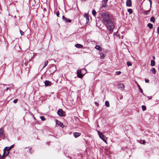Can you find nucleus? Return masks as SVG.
Returning a JSON list of instances; mask_svg holds the SVG:
<instances>
[{"label": "nucleus", "mask_w": 159, "mask_h": 159, "mask_svg": "<svg viewBox=\"0 0 159 159\" xmlns=\"http://www.w3.org/2000/svg\"><path fill=\"white\" fill-rule=\"evenodd\" d=\"M102 18L103 22L106 25L107 28L110 30V33H112L114 28V26L109 15L107 12L103 13L102 15Z\"/></svg>", "instance_id": "obj_1"}, {"label": "nucleus", "mask_w": 159, "mask_h": 159, "mask_svg": "<svg viewBox=\"0 0 159 159\" xmlns=\"http://www.w3.org/2000/svg\"><path fill=\"white\" fill-rule=\"evenodd\" d=\"M57 113L58 115L60 116H65V112L61 109H59L58 110Z\"/></svg>", "instance_id": "obj_2"}, {"label": "nucleus", "mask_w": 159, "mask_h": 159, "mask_svg": "<svg viewBox=\"0 0 159 159\" xmlns=\"http://www.w3.org/2000/svg\"><path fill=\"white\" fill-rule=\"evenodd\" d=\"M98 133L99 137L105 143H107V142L105 139V136L102 133L100 132L99 131H98Z\"/></svg>", "instance_id": "obj_3"}, {"label": "nucleus", "mask_w": 159, "mask_h": 159, "mask_svg": "<svg viewBox=\"0 0 159 159\" xmlns=\"http://www.w3.org/2000/svg\"><path fill=\"white\" fill-rule=\"evenodd\" d=\"M56 70V67L55 66H52L49 69V71L51 74L54 73Z\"/></svg>", "instance_id": "obj_4"}, {"label": "nucleus", "mask_w": 159, "mask_h": 159, "mask_svg": "<svg viewBox=\"0 0 159 159\" xmlns=\"http://www.w3.org/2000/svg\"><path fill=\"white\" fill-rule=\"evenodd\" d=\"M118 88L119 89H120L121 90H123L125 88V86L124 85L121 83L119 84H118Z\"/></svg>", "instance_id": "obj_5"}, {"label": "nucleus", "mask_w": 159, "mask_h": 159, "mask_svg": "<svg viewBox=\"0 0 159 159\" xmlns=\"http://www.w3.org/2000/svg\"><path fill=\"white\" fill-rule=\"evenodd\" d=\"M9 152L7 151V147H6L3 149L4 155H5L6 156H7L9 154Z\"/></svg>", "instance_id": "obj_6"}, {"label": "nucleus", "mask_w": 159, "mask_h": 159, "mask_svg": "<svg viewBox=\"0 0 159 159\" xmlns=\"http://www.w3.org/2000/svg\"><path fill=\"white\" fill-rule=\"evenodd\" d=\"M108 0H103L102 1V7H105L107 6V2Z\"/></svg>", "instance_id": "obj_7"}, {"label": "nucleus", "mask_w": 159, "mask_h": 159, "mask_svg": "<svg viewBox=\"0 0 159 159\" xmlns=\"http://www.w3.org/2000/svg\"><path fill=\"white\" fill-rule=\"evenodd\" d=\"M77 73L78 77L80 78H81L83 76V75L82 74L81 71L80 70H77Z\"/></svg>", "instance_id": "obj_8"}, {"label": "nucleus", "mask_w": 159, "mask_h": 159, "mask_svg": "<svg viewBox=\"0 0 159 159\" xmlns=\"http://www.w3.org/2000/svg\"><path fill=\"white\" fill-rule=\"evenodd\" d=\"M45 85L46 86L51 85V82L48 80H46L44 82Z\"/></svg>", "instance_id": "obj_9"}, {"label": "nucleus", "mask_w": 159, "mask_h": 159, "mask_svg": "<svg viewBox=\"0 0 159 159\" xmlns=\"http://www.w3.org/2000/svg\"><path fill=\"white\" fill-rule=\"evenodd\" d=\"M126 5L127 6L130 7L131 6V0H127L126 2Z\"/></svg>", "instance_id": "obj_10"}, {"label": "nucleus", "mask_w": 159, "mask_h": 159, "mask_svg": "<svg viewBox=\"0 0 159 159\" xmlns=\"http://www.w3.org/2000/svg\"><path fill=\"white\" fill-rule=\"evenodd\" d=\"M80 135V133L75 132L73 134V135L75 138H77Z\"/></svg>", "instance_id": "obj_11"}, {"label": "nucleus", "mask_w": 159, "mask_h": 159, "mask_svg": "<svg viewBox=\"0 0 159 159\" xmlns=\"http://www.w3.org/2000/svg\"><path fill=\"white\" fill-rule=\"evenodd\" d=\"M56 121H57V122H56L57 124V125H60L61 126V127L63 128L64 126V125H63V124L62 123H61L59 121H58L57 120Z\"/></svg>", "instance_id": "obj_12"}, {"label": "nucleus", "mask_w": 159, "mask_h": 159, "mask_svg": "<svg viewBox=\"0 0 159 159\" xmlns=\"http://www.w3.org/2000/svg\"><path fill=\"white\" fill-rule=\"evenodd\" d=\"M75 46L78 48H82L83 47L82 45L79 44H77Z\"/></svg>", "instance_id": "obj_13"}, {"label": "nucleus", "mask_w": 159, "mask_h": 159, "mask_svg": "<svg viewBox=\"0 0 159 159\" xmlns=\"http://www.w3.org/2000/svg\"><path fill=\"white\" fill-rule=\"evenodd\" d=\"M95 48L99 51H102V49L101 47L98 45H97L95 47Z\"/></svg>", "instance_id": "obj_14"}, {"label": "nucleus", "mask_w": 159, "mask_h": 159, "mask_svg": "<svg viewBox=\"0 0 159 159\" xmlns=\"http://www.w3.org/2000/svg\"><path fill=\"white\" fill-rule=\"evenodd\" d=\"M137 86L139 88V89L140 91L143 94H144L143 93V91L142 89L141 88L140 86H139V84L137 83Z\"/></svg>", "instance_id": "obj_15"}, {"label": "nucleus", "mask_w": 159, "mask_h": 159, "mask_svg": "<svg viewBox=\"0 0 159 159\" xmlns=\"http://www.w3.org/2000/svg\"><path fill=\"white\" fill-rule=\"evenodd\" d=\"M4 131V129L3 128H0V137L1 136V135L3 134Z\"/></svg>", "instance_id": "obj_16"}, {"label": "nucleus", "mask_w": 159, "mask_h": 159, "mask_svg": "<svg viewBox=\"0 0 159 159\" xmlns=\"http://www.w3.org/2000/svg\"><path fill=\"white\" fill-rule=\"evenodd\" d=\"M151 66H154L155 65V61L154 60H151Z\"/></svg>", "instance_id": "obj_17"}, {"label": "nucleus", "mask_w": 159, "mask_h": 159, "mask_svg": "<svg viewBox=\"0 0 159 159\" xmlns=\"http://www.w3.org/2000/svg\"><path fill=\"white\" fill-rule=\"evenodd\" d=\"M148 26L150 29H152V28L153 25L152 24L149 23L148 24Z\"/></svg>", "instance_id": "obj_18"}, {"label": "nucleus", "mask_w": 159, "mask_h": 159, "mask_svg": "<svg viewBox=\"0 0 159 159\" xmlns=\"http://www.w3.org/2000/svg\"><path fill=\"white\" fill-rule=\"evenodd\" d=\"M14 146V145H12L9 147H7V151H10L13 147Z\"/></svg>", "instance_id": "obj_19"}, {"label": "nucleus", "mask_w": 159, "mask_h": 159, "mask_svg": "<svg viewBox=\"0 0 159 159\" xmlns=\"http://www.w3.org/2000/svg\"><path fill=\"white\" fill-rule=\"evenodd\" d=\"M105 104L106 106L107 107H109V102L108 101H107L105 102Z\"/></svg>", "instance_id": "obj_20"}, {"label": "nucleus", "mask_w": 159, "mask_h": 159, "mask_svg": "<svg viewBox=\"0 0 159 159\" xmlns=\"http://www.w3.org/2000/svg\"><path fill=\"white\" fill-rule=\"evenodd\" d=\"M150 21L151 22H153V23H154L155 21V18L154 17L152 16L150 19Z\"/></svg>", "instance_id": "obj_21"}, {"label": "nucleus", "mask_w": 159, "mask_h": 159, "mask_svg": "<svg viewBox=\"0 0 159 159\" xmlns=\"http://www.w3.org/2000/svg\"><path fill=\"white\" fill-rule=\"evenodd\" d=\"M151 71L154 74H155L156 73V70L155 68H153L151 70Z\"/></svg>", "instance_id": "obj_22"}, {"label": "nucleus", "mask_w": 159, "mask_h": 159, "mask_svg": "<svg viewBox=\"0 0 159 159\" xmlns=\"http://www.w3.org/2000/svg\"><path fill=\"white\" fill-rule=\"evenodd\" d=\"M100 57L102 59L103 58L105 57L103 54L102 52L100 53Z\"/></svg>", "instance_id": "obj_23"}, {"label": "nucleus", "mask_w": 159, "mask_h": 159, "mask_svg": "<svg viewBox=\"0 0 159 159\" xmlns=\"http://www.w3.org/2000/svg\"><path fill=\"white\" fill-rule=\"evenodd\" d=\"M150 11V10H146V11H144V14L146 15H148V12H149Z\"/></svg>", "instance_id": "obj_24"}, {"label": "nucleus", "mask_w": 159, "mask_h": 159, "mask_svg": "<svg viewBox=\"0 0 159 159\" xmlns=\"http://www.w3.org/2000/svg\"><path fill=\"white\" fill-rule=\"evenodd\" d=\"M86 15V22H88V21H89V17L88 14H86V13H85L84 14V16Z\"/></svg>", "instance_id": "obj_25"}, {"label": "nucleus", "mask_w": 159, "mask_h": 159, "mask_svg": "<svg viewBox=\"0 0 159 159\" xmlns=\"http://www.w3.org/2000/svg\"><path fill=\"white\" fill-rule=\"evenodd\" d=\"M128 11L129 14H132L133 12L132 10L131 9H128Z\"/></svg>", "instance_id": "obj_26"}, {"label": "nucleus", "mask_w": 159, "mask_h": 159, "mask_svg": "<svg viewBox=\"0 0 159 159\" xmlns=\"http://www.w3.org/2000/svg\"><path fill=\"white\" fill-rule=\"evenodd\" d=\"M64 21L66 22H69V23H70L71 22V20L70 19L68 18H66V20H65Z\"/></svg>", "instance_id": "obj_27"}, {"label": "nucleus", "mask_w": 159, "mask_h": 159, "mask_svg": "<svg viewBox=\"0 0 159 159\" xmlns=\"http://www.w3.org/2000/svg\"><path fill=\"white\" fill-rule=\"evenodd\" d=\"M142 108L143 111H145L146 109V107L144 105L142 106Z\"/></svg>", "instance_id": "obj_28"}, {"label": "nucleus", "mask_w": 159, "mask_h": 159, "mask_svg": "<svg viewBox=\"0 0 159 159\" xmlns=\"http://www.w3.org/2000/svg\"><path fill=\"white\" fill-rule=\"evenodd\" d=\"M127 64L128 66H131L132 65L131 63L129 61L127 62Z\"/></svg>", "instance_id": "obj_29"}, {"label": "nucleus", "mask_w": 159, "mask_h": 159, "mask_svg": "<svg viewBox=\"0 0 159 159\" xmlns=\"http://www.w3.org/2000/svg\"><path fill=\"white\" fill-rule=\"evenodd\" d=\"M48 63V61H45L44 62V65L43 66V68H44L47 65Z\"/></svg>", "instance_id": "obj_30"}, {"label": "nucleus", "mask_w": 159, "mask_h": 159, "mask_svg": "<svg viewBox=\"0 0 159 159\" xmlns=\"http://www.w3.org/2000/svg\"><path fill=\"white\" fill-rule=\"evenodd\" d=\"M40 118L41 119V120H43V121H44V120H46L45 118V117L44 116H41Z\"/></svg>", "instance_id": "obj_31"}, {"label": "nucleus", "mask_w": 159, "mask_h": 159, "mask_svg": "<svg viewBox=\"0 0 159 159\" xmlns=\"http://www.w3.org/2000/svg\"><path fill=\"white\" fill-rule=\"evenodd\" d=\"M92 13L93 15L94 16H95L96 14V11L94 10H93L92 11Z\"/></svg>", "instance_id": "obj_32"}, {"label": "nucleus", "mask_w": 159, "mask_h": 159, "mask_svg": "<svg viewBox=\"0 0 159 159\" xmlns=\"http://www.w3.org/2000/svg\"><path fill=\"white\" fill-rule=\"evenodd\" d=\"M121 72L120 71H117L116 72V74L119 75L121 74Z\"/></svg>", "instance_id": "obj_33"}, {"label": "nucleus", "mask_w": 159, "mask_h": 159, "mask_svg": "<svg viewBox=\"0 0 159 159\" xmlns=\"http://www.w3.org/2000/svg\"><path fill=\"white\" fill-rule=\"evenodd\" d=\"M18 101V99H16L13 100V102L15 103H16Z\"/></svg>", "instance_id": "obj_34"}, {"label": "nucleus", "mask_w": 159, "mask_h": 159, "mask_svg": "<svg viewBox=\"0 0 159 159\" xmlns=\"http://www.w3.org/2000/svg\"><path fill=\"white\" fill-rule=\"evenodd\" d=\"M20 34L21 35H23L24 32L22 31L21 30H20Z\"/></svg>", "instance_id": "obj_35"}, {"label": "nucleus", "mask_w": 159, "mask_h": 159, "mask_svg": "<svg viewBox=\"0 0 159 159\" xmlns=\"http://www.w3.org/2000/svg\"><path fill=\"white\" fill-rule=\"evenodd\" d=\"M2 136V139H5V135L3 133V134L2 135H1V137Z\"/></svg>", "instance_id": "obj_36"}, {"label": "nucleus", "mask_w": 159, "mask_h": 159, "mask_svg": "<svg viewBox=\"0 0 159 159\" xmlns=\"http://www.w3.org/2000/svg\"><path fill=\"white\" fill-rule=\"evenodd\" d=\"M62 19L63 20H66V18H65L64 16H63L62 17Z\"/></svg>", "instance_id": "obj_37"}, {"label": "nucleus", "mask_w": 159, "mask_h": 159, "mask_svg": "<svg viewBox=\"0 0 159 159\" xmlns=\"http://www.w3.org/2000/svg\"><path fill=\"white\" fill-rule=\"evenodd\" d=\"M94 103L96 106H99V103L97 102H94Z\"/></svg>", "instance_id": "obj_38"}, {"label": "nucleus", "mask_w": 159, "mask_h": 159, "mask_svg": "<svg viewBox=\"0 0 159 159\" xmlns=\"http://www.w3.org/2000/svg\"><path fill=\"white\" fill-rule=\"evenodd\" d=\"M59 12L58 11L56 13V15L57 16H59Z\"/></svg>", "instance_id": "obj_39"}, {"label": "nucleus", "mask_w": 159, "mask_h": 159, "mask_svg": "<svg viewBox=\"0 0 159 159\" xmlns=\"http://www.w3.org/2000/svg\"><path fill=\"white\" fill-rule=\"evenodd\" d=\"M149 80L148 79H145V81L146 83H148L149 82Z\"/></svg>", "instance_id": "obj_40"}, {"label": "nucleus", "mask_w": 159, "mask_h": 159, "mask_svg": "<svg viewBox=\"0 0 159 159\" xmlns=\"http://www.w3.org/2000/svg\"><path fill=\"white\" fill-rule=\"evenodd\" d=\"M149 1V2L150 3V7H151L152 6V1L151 0H148Z\"/></svg>", "instance_id": "obj_41"}, {"label": "nucleus", "mask_w": 159, "mask_h": 159, "mask_svg": "<svg viewBox=\"0 0 159 159\" xmlns=\"http://www.w3.org/2000/svg\"><path fill=\"white\" fill-rule=\"evenodd\" d=\"M148 99H150L152 98V96H148Z\"/></svg>", "instance_id": "obj_42"}, {"label": "nucleus", "mask_w": 159, "mask_h": 159, "mask_svg": "<svg viewBox=\"0 0 159 159\" xmlns=\"http://www.w3.org/2000/svg\"><path fill=\"white\" fill-rule=\"evenodd\" d=\"M157 32L158 34H159V27H158L157 28Z\"/></svg>", "instance_id": "obj_43"}, {"label": "nucleus", "mask_w": 159, "mask_h": 159, "mask_svg": "<svg viewBox=\"0 0 159 159\" xmlns=\"http://www.w3.org/2000/svg\"><path fill=\"white\" fill-rule=\"evenodd\" d=\"M25 65L26 66H27V65H28V62H26L25 63Z\"/></svg>", "instance_id": "obj_44"}, {"label": "nucleus", "mask_w": 159, "mask_h": 159, "mask_svg": "<svg viewBox=\"0 0 159 159\" xmlns=\"http://www.w3.org/2000/svg\"><path fill=\"white\" fill-rule=\"evenodd\" d=\"M5 155H4V154H3L2 156V158L3 159H4L5 158V157H4Z\"/></svg>", "instance_id": "obj_45"}, {"label": "nucleus", "mask_w": 159, "mask_h": 159, "mask_svg": "<svg viewBox=\"0 0 159 159\" xmlns=\"http://www.w3.org/2000/svg\"><path fill=\"white\" fill-rule=\"evenodd\" d=\"M9 88H8V87H7L6 89L5 90V91H7V90H8L9 89Z\"/></svg>", "instance_id": "obj_46"}, {"label": "nucleus", "mask_w": 159, "mask_h": 159, "mask_svg": "<svg viewBox=\"0 0 159 159\" xmlns=\"http://www.w3.org/2000/svg\"><path fill=\"white\" fill-rule=\"evenodd\" d=\"M145 141L144 140L143 141V144H144L145 143Z\"/></svg>", "instance_id": "obj_47"}, {"label": "nucleus", "mask_w": 159, "mask_h": 159, "mask_svg": "<svg viewBox=\"0 0 159 159\" xmlns=\"http://www.w3.org/2000/svg\"><path fill=\"white\" fill-rule=\"evenodd\" d=\"M152 58L153 59H155V57L154 56H152Z\"/></svg>", "instance_id": "obj_48"}, {"label": "nucleus", "mask_w": 159, "mask_h": 159, "mask_svg": "<svg viewBox=\"0 0 159 159\" xmlns=\"http://www.w3.org/2000/svg\"><path fill=\"white\" fill-rule=\"evenodd\" d=\"M47 143H48V144H49V142H48H48H47Z\"/></svg>", "instance_id": "obj_49"}, {"label": "nucleus", "mask_w": 159, "mask_h": 159, "mask_svg": "<svg viewBox=\"0 0 159 159\" xmlns=\"http://www.w3.org/2000/svg\"><path fill=\"white\" fill-rule=\"evenodd\" d=\"M47 143H48V144H49V142H48H48H47Z\"/></svg>", "instance_id": "obj_50"}, {"label": "nucleus", "mask_w": 159, "mask_h": 159, "mask_svg": "<svg viewBox=\"0 0 159 159\" xmlns=\"http://www.w3.org/2000/svg\"><path fill=\"white\" fill-rule=\"evenodd\" d=\"M84 16V17H85V18H86V15H85V16Z\"/></svg>", "instance_id": "obj_51"}, {"label": "nucleus", "mask_w": 159, "mask_h": 159, "mask_svg": "<svg viewBox=\"0 0 159 159\" xmlns=\"http://www.w3.org/2000/svg\"><path fill=\"white\" fill-rule=\"evenodd\" d=\"M7 85L6 84H3V85Z\"/></svg>", "instance_id": "obj_52"}, {"label": "nucleus", "mask_w": 159, "mask_h": 159, "mask_svg": "<svg viewBox=\"0 0 159 159\" xmlns=\"http://www.w3.org/2000/svg\"><path fill=\"white\" fill-rule=\"evenodd\" d=\"M34 119H35V117H34Z\"/></svg>", "instance_id": "obj_53"}, {"label": "nucleus", "mask_w": 159, "mask_h": 159, "mask_svg": "<svg viewBox=\"0 0 159 159\" xmlns=\"http://www.w3.org/2000/svg\"><path fill=\"white\" fill-rule=\"evenodd\" d=\"M0 140H1L0 139Z\"/></svg>", "instance_id": "obj_54"}]
</instances>
